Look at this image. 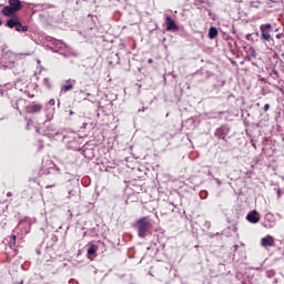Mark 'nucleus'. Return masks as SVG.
I'll return each mask as SVG.
<instances>
[{
	"label": "nucleus",
	"instance_id": "nucleus-3",
	"mask_svg": "<svg viewBox=\"0 0 284 284\" xmlns=\"http://www.w3.org/2000/svg\"><path fill=\"white\" fill-rule=\"evenodd\" d=\"M21 8H23V4H21V0H9V6L2 9V14H4V17H12V14L19 12Z\"/></svg>",
	"mask_w": 284,
	"mask_h": 284
},
{
	"label": "nucleus",
	"instance_id": "nucleus-4",
	"mask_svg": "<svg viewBox=\"0 0 284 284\" xmlns=\"http://www.w3.org/2000/svg\"><path fill=\"white\" fill-rule=\"evenodd\" d=\"M271 30H272L271 23L260 26L262 41H272V34H270Z\"/></svg>",
	"mask_w": 284,
	"mask_h": 284
},
{
	"label": "nucleus",
	"instance_id": "nucleus-9",
	"mask_svg": "<svg viewBox=\"0 0 284 284\" xmlns=\"http://www.w3.org/2000/svg\"><path fill=\"white\" fill-rule=\"evenodd\" d=\"M70 90H74V80H68L67 84L61 87V92H70Z\"/></svg>",
	"mask_w": 284,
	"mask_h": 284
},
{
	"label": "nucleus",
	"instance_id": "nucleus-11",
	"mask_svg": "<svg viewBox=\"0 0 284 284\" xmlns=\"http://www.w3.org/2000/svg\"><path fill=\"white\" fill-rule=\"evenodd\" d=\"M219 37V30L215 27L209 29V39H216Z\"/></svg>",
	"mask_w": 284,
	"mask_h": 284
},
{
	"label": "nucleus",
	"instance_id": "nucleus-25",
	"mask_svg": "<svg viewBox=\"0 0 284 284\" xmlns=\"http://www.w3.org/2000/svg\"><path fill=\"white\" fill-rule=\"evenodd\" d=\"M149 63H152V59H149Z\"/></svg>",
	"mask_w": 284,
	"mask_h": 284
},
{
	"label": "nucleus",
	"instance_id": "nucleus-12",
	"mask_svg": "<svg viewBox=\"0 0 284 284\" xmlns=\"http://www.w3.org/2000/svg\"><path fill=\"white\" fill-rule=\"evenodd\" d=\"M18 23H19V19L17 18H11L10 20L7 21L8 28H17Z\"/></svg>",
	"mask_w": 284,
	"mask_h": 284
},
{
	"label": "nucleus",
	"instance_id": "nucleus-21",
	"mask_svg": "<svg viewBox=\"0 0 284 284\" xmlns=\"http://www.w3.org/2000/svg\"><path fill=\"white\" fill-rule=\"evenodd\" d=\"M51 105H54V100H50Z\"/></svg>",
	"mask_w": 284,
	"mask_h": 284
},
{
	"label": "nucleus",
	"instance_id": "nucleus-16",
	"mask_svg": "<svg viewBox=\"0 0 284 284\" xmlns=\"http://www.w3.org/2000/svg\"><path fill=\"white\" fill-rule=\"evenodd\" d=\"M95 253H97V246L91 245V246L88 248V254H89V256H92V254H95Z\"/></svg>",
	"mask_w": 284,
	"mask_h": 284
},
{
	"label": "nucleus",
	"instance_id": "nucleus-13",
	"mask_svg": "<svg viewBox=\"0 0 284 284\" xmlns=\"http://www.w3.org/2000/svg\"><path fill=\"white\" fill-rule=\"evenodd\" d=\"M17 32H28V26L21 24V21H18V24H16Z\"/></svg>",
	"mask_w": 284,
	"mask_h": 284
},
{
	"label": "nucleus",
	"instance_id": "nucleus-14",
	"mask_svg": "<svg viewBox=\"0 0 284 284\" xmlns=\"http://www.w3.org/2000/svg\"><path fill=\"white\" fill-rule=\"evenodd\" d=\"M215 136L217 139H225V132L223 131V128L216 129Z\"/></svg>",
	"mask_w": 284,
	"mask_h": 284
},
{
	"label": "nucleus",
	"instance_id": "nucleus-17",
	"mask_svg": "<svg viewBox=\"0 0 284 284\" xmlns=\"http://www.w3.org/2000/svg\"><path fill=\"white\" fill-rule=\"evenodd\" d=\"M72 196H74V191H69L68 199H72Z\"/></svg>",
	"mask_w": 284,
	"mask_h": 284
},
{
	"label": "nucleus",
	"instance_id": "nucleus-24",
	"mask_svg": "<svg viewBox=\"0 0 284 284\" xmlns=\"http://www.w3.org/2000/svg\"><path fill=\"white\" fill-rule=\"evenodd\" d=\"M47 187H54V184L50 185V186H47Z\"/></svg>",
	"mask_w": 284,
	"mask_h": 284
},
{
	"label": "nucleus",
	"instance_id": "nucleus-22",
	"mask_svg": "<svg viewBox=\"0 0 284 284\" xmlns=\"http://www.w3.org/2000/svg\"><path fill=\"white\" fill-rule=\"evenodd\" d=\"M7 196H12V193H11V192H8V193H7Z\"/></svg>",
	"mask_w": 284,
	"mask_h": 284
},
{
	"label": "nucleus",
	"instance_id": "nucleus-1",
	"mask_svg": "<svg viewBox=\"0 0 284 284\" xmlns=\"http://www.w3.org/2000/svg\"><path fill=\"white\" fill-rule=\"evenodd\" d=\"M32 54H34V51H29L26 53H14V51H4L2 53V60L1 63L3 65V68H9L12 69L14 68L19 57L23 55V57H32Z\"/></svg>",
	"mask_w": 284,
	"mask_h": 284
},
{
	"label": "nucleus",
	"instance_id": "nucleus-18",
	"mask_svg": "<svg viewBox=\"0 0 284 284\" xmlns=\"http://www.w3.org/2000/svg\"><path fill=\"white\" fill-rule=\"evenodd\" d=\"M267 110H270V104L264 105V112H267Z\"/></svg>",
	"mask_w": 284,
	"mask_h": 284
},
{
	"label": "nucleus",
	"instance_id": "nucleus-6",
	"mask_svg": "<svg viewBox=\"0 0 284 284\" xmlns=\"http://www.w3.org/2000/svg\"><path fill=\"white\" fill-rule=\"evenodd\" d=\"M165 24H166L168 31L179 30V26H176V22H174V20L172 19V16L165 17Z\"/></svg>",
	"mask_w": 284,
	"mask_h": 284
},
{
	"label": "nucleus",
	"instance_id": "nucleus-23",
	"mask_svg": "<svg viewBox=\"0 0 284 284\" xmlns=\"http://www.w3.org/2000/svg\"><path fill=\"white\" fill-rule=\"evenodd\" d=\"M13 241H17V235H12Z\"/></svg>",
	"mask_w": 284,
	"mask_h": 284
},
{
	"label": "nucleus",
	"instance_id": "nucleus-5",
	"mask_svg": "<svg viewBox=\"0 0 284 284\" xmlns=\"http://www.w3.org/2000/svg\"><path fill=\"white\" fill-rule=\"evenodd\" d=\"M41 110H43V105L37 102H31L27 108V112H29L30 114H37L41 112Z\"/></svg>",
	"mask_w": 284,
	"mask_h": 284
},
{
	"label": "nucleus",
	"instance_id": "nucleus-19",
	"mask_svg": "<svg viewBox=\"0 0 284 284\" xmlns=\"http://www.w3.org/2000/svg\"><path fill=\"white\" fill-rule=\"evenodd\" d=\"M276 39H281V33H277V34H276Z\"/></svg>",
	"mask_w": 284,
	"mask_h": 284
},
{
	"label": "nucleus",
	"instance_id": "nucleus-8",
	"mask_svg": "<svg viewBox=\"0 0 284 284\" xmlns=\"http://www.w3.org/2000/svg\"><path fill=\"white\" fill-rule=\"evenodd\" d=\"M246 221H248V223H258V221H261V217L258 216V212L256 211H252L246 215Z\"/></svg>",
	"mask_w": 284,
	"mask_h": 284
},
{
	"label": "nucleus",
	"instance_id": "nucleus-15",
	"mask_svg": "<svg viewBox=\"0 0 284 284\" xmlns=\"http://www.w3.org/2000/svg\"><path fill=\"white\" fill-rule=\"evenodd\" d=\"M250 57H252L253 59H256V50H254L253 47H250L247 50Z\"/></svg>",
	"mask_w": 284,
	"mask_h": 284
},
{
	"label": "nucleus",
	"instance_id": "nucleus-26",
	"mask_svg": "<svg viewBox=\"0 0 284 284\" xmlns=\"http://www.w3.org/2000/svg\"><path fill=\"white\" fill-rule=\"evenodd\" d=\"M70 114H74V113L71 111Z\"/></svg>",
	"mask_w": 284,
	"mask_h": 284
},
{
	"label": "nucleus",
	"instance_id": "nucleus-2",
	"mask_svg": "<svg viewBox=\"0 0 284 284\" xmlns=\"http://www.w3.org/2000/svg\"><path fill=\"white\" fill-rule=\"evenodd\" d=\"M136 227L140 239H145L148 232L152 230V220H150V216L141 217L136 221Z\"/></svg>",
	"mask_w": 284,
	"mask_h": 284
},
{
	"label": "nucleus",
	"instance_id": "nucleus-10",
	"mask_svg": "<svg viewBox=\"0 0 284 284\" xmlns=\"http://www.w3.org/2000/svg\"><path fill=\"white\" fill-rule=\"evenodd\" d=\"M54 45L57 50H65L67 52H70V47H68L63 41L55 40Z\"/></svg>",
	"mask_w": 284,
	"mask_h": 284
},
{
	"label": "nucleus",
	"instance_id": "nucleus-20",
	"mask_svg": "<svg viewBox=\"0 0 284 284\" xmlns=\"http://www.w3.org/2000/svg\"><path fill=\"white\" fill-rule=\"evenodd\" d=\"M71 54H72L73 57H77V52H74V51H72Z\"/></svg>",
	"mask_w": 284,
	"mask_h": 284
},
{
	"label": "nucleus",
	"instance_id": "nucleus-7",
	"mask_svg": "<svg viewBox=\"0 0 284 284\" xmlns=\"http://www.w3.org/2000/svg\"><path fill=\"white\" fill-rule=\"evenodd\" d=\"M262 247H274V236L267 235L261 240Z\"/></svg>",
	"mask_w": 284,
	"mask_h": 284
}]
</instances>
